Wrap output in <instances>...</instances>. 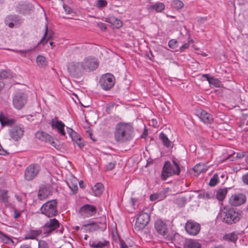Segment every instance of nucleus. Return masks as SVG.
<instances>
[{"label": "nucleus", "mask_w": 248, "mask_h": 248, "mask_svg": "<svg viewBox=\"0 0 248 248\" xmlns=\"http://www.w3.org/2000/svg\"><path fill=\"white\" fill-rule=\"evenodd\" d=\"M8 154L6 150H4L2 147L0 145V155H5Z\"/></svg>", "instance_id": "obj_51"}, {"label": "nucleus", "mask_w": 248, "mask_h": 248, "mask_svg": "<svg viewBox=\"0 0 248 248\" xmlns=\"http://www.w3.org/2000/svg\"><path fill=\"white\" fill-rule=\"evenodd\" d=\"M24 133V126L19 124L14 126L10 130L9 135L11 139L16 141L23 137Z\"/></svg>", "instance_id": "obj_12"}, {"label": "nucleus", "mask_w": 248, "mask_h": 248, "mask_svg": "<svg viewBox=\"0 0 248 248\" xmlns=\"http://www.w3.org/2000/svg\"><path fill=\"white\" fill-rule=\"evenodd\" d=\"M59 222L56 218L50 219L44 227L45 233H49L59 227Z\"/></svg>", "instance_id": "obj_16"}, {"label": "nucleus", "mask_w": 248, "mask_h": 248, "mask_svg": "<svg viewBox=\"0 0 248 248\" xmlns=\"http://www.w3.org/2000/svg\"><path fill=\"white\" fill-rule=\"evenodd\" d=\"M228 192L227 188H221L217 191L216 198L219 201H222L226 196Z\"/></svg>", "instance_id": "obj_30"}, {"label": "nucleus", "mask_w": 248, "mask_h": 248, "mask_svg": "<svg viewBox=\"0 0 248 248\" xmlns=\"http://www.w3.org/2000/svg\"><path fill=\"white\" fill-rule=\"evenodd\" d=\"M203 76L206 78L211 86L212 85L215 87H220L221 86V83L218 79L209 77L208 75L206 74L204 75Z\"/></svg>", "instance_id": "obj_27"}, {"label": "nucleus", "mask_w": 248, "mask_h": 248, "mask_svg": "<svg viewBox=\"0 0 248 248\" xmlns=\"http://www.w3.org/2000/svg\"><path fill=\"white\" fill-rule=\"evenodd\" d=\"M195 113L200 119L205 124L211 123L213 121L212 116L202 109H197L196 110Z\"/></svg>", "instance_id": "obj_15"}, {"label": "nucleus", "mask_w": 248, "mask_h": 248, "mask_svg": "<svg viewBox=\"0 0 248 248\" xmlns=\"http://www.w3.org/2000/svg\"><path fill=\"white\" fill-rule=\"evenodd\" d=\"M226 239L232 242H235L237 239V236L235 233H232L226 235Z\"/></svg>", "instance_id": "obj_42"}, {"label": "nucleus", "mask_w": 248, "mask_h": 248, "mask_svg": "<svg viewBox=\"0 0 248 248\" xmlns=\"http://www.w3.org/2000/svg\"><path fill=\"white\" fill-rule=\"evenodd\" d=\"M172 163V165L169 161L165 163L161 173V178L163 180H165L168 177L173 175L179 174L180 169L177 161L176 159L173 158Z\"/></svg>", "instance_id": "obj_3"}, {"label": "nucleus", "mask_w": 248, "mask_h": 248, "mask_svg": "<svg viewBox=\"0 0 248 248\" xmlns=\"http://www.w3.org/2000/svg\"><path fill=\"white\" fill-rule=\"evenodd\" d=\"M242 179L244 183L248 185V173L243 175Z\"/></svg>", "instance_id": "obj_49"}, {"label": "nucleus", "mask_w": 248, "mask_h": 248, "mask_svg": "<svg viewBox=\"0 0 248 248\" xmlns=\"http://www.w3.org/2000/svg\"><path fill=\"white\" fill-rule=\"evenodd\" d=\"M82 62L84 71H93L96 69L98 65L97 60L92 57H86Z\"/></svg>", "instance_id": "obj_9"}, {"label": "nucleus", "mask_w": 248, "mask_h": 248, "mask_svg": "<svg viewBox=\"0 0 248 248\" xmlns=\"http://www.w3.org/2000/svg\"><path fill=\"white\" fill-rule=\"evenodd\" d=\"M137 200L136 199L133 198H131V199H130V205L134 207V205H135V204L137 202Z\"/></svg>", "instance_id": "obj_55"}, {"label": "nucleus", "mask_w": 248, "mask_h": 248, "mask_svg": "<svg viewBox=\"0 0 248 248\" xmlns=\"http://www.w3.org/2000/svg\"><path fill=\"white\" fill-rule=\"evenodd\" d=\"M206 18H204V17H201L199 19H198V21L200 23H204V21L206 20Z\"/></svg>", "instance_id": "obj_57"}, {"label": "nucleus", "mask_w": 248, "mask_h": 248, "mask_svg": "<svg viewBox=\"0 0 248 248\" xmlns=\"http://www.w3.org/2000/svg\"><path fill=\"white\" fill-rule=\"evenodd\" d=\"M172 6L177 9H180L184 7L183 2L180 0H174L172 2Z\"/></svg>", "instance_id": "obj_36"}, {"label": "nucleus", "mask_w": 248, "mask_h": 248, "mask_svg": "<svg viewBox=\"0 0 248 248\" xmlns=\"http://www.w3.org/2000/svg\"><path fill=\"white\" fill-rule=\"evenodd\" d=\"M0 122L2 126H10L15 123L16 120L8 116L0 114Z\"/></svg>", "instance_id": "obj_20"}, {"label": "nucleus", "mask_w": 248, "mask_h": 248, "mask_svg": "<svg viewBox=\"0 0 248 248\" xmlns=\"http://www.w3.org/2000/svg\"><path fill=\"white\" fill-rule=\"evenodd\" d=\"M15 197H16V200H17L18 201H19V202L21 201V197H20L19 196H18V195H15Z\"/></svg>", "instance_id": "obj_60"}, {"label": "nucleus", "mask_w": 248, "mask_h": 248, "mask_svg": "<svg viewBox=\"0 0 248 248\" xmlns=\"http://www.w3.org/2000/svg\"><path fill=\"white\" fill-rule=\"evenodd\" d=\"M184 246L185 248H201V244L193 239L186 240Z\"/></svg>", "instance_id": "obj_24"}, {"label": "nucleus", "mask_w": 248, "mask_h": 248, "mask_svg": "<svg viewBox=\"0 0 248 248\" xmlns=\"http://www.w3.org/2000/svg\"><path fill=\"white\" fill-rule=\"evenodd\" d=\"M96 212V207L90 204H85L82 206L79 212L81 216L83 217H88L94 215Z\"/></svg>", "instance_id": "obj_14"}, {"label": "nucleus", "mask_w": 248, "mask_h": 248, "mask_svg": "<svg viewBox=\"0 0 248 248\" xmlns=\"http://www.w3.org/2000/svg\"><path fill=\"white\" fill-rule=\"evenodd\" d=\"M152 122H153V125L155 127H156L157 126V122L155 120H152Z\"/></svg>", "instance_id": "obj_59"}, {"label": "nucleus", "mask_w": 248, "mask_h": 248, "mask_svg": "<svg viewBox=\"0 0 248 248\" xmlns=\"http://www.w3.org/2000/svg\"><path fill=\"white\" fill-rule=\"evenodd\" d=\"M115 167V163L113 162H109L106 165V170H112Z\"/></svg>", "instance_id": "obj_48"}, {"label": "nucleus", "mask_w": 248, "mask_h": 248, "mask_svg": "<svg viewBox=\"0 0 248 248\" xmlns=\"http://www.w3.org/2000/svg\"><path fill=\"white\" fill-rule=\"evenodd\" d=\"M121 248H128L127 246L124 243H121Z\"/></svg>", "instance_id": "obj_58"}, {"label": "nucleus", "mask_w": 248, "mask_h": 248, "mask_svg": "<svg viewBox=\"0 0 248 248\" xmlns=\"http://www.w3.org/2000/svg\"><path fill=\"white\" fill-rule=\"evenodd\" d=\"M247 201L246 195L242 193H237L232 195L229 198L230 204L234 206H240L244 204Z\"/></svg>", "instance_id": "obj_11"}, {"label": "nucleus", "mask_w": 248, "mask_h": 248, "mask_svg": "<svg viewBox=\"0 0 248 248\" xmlns=\"http://www.w3.org/2000/svg\"><path fill=\"white\" fill-rule=\"evenodd\" d=\"M205 196L208 198H210V194L208 192L206 193L205 194Z\"/></svg>", "instance_id": "obj_63"}, {"label": "nucleus", "mask_w": 248, "mask_h": 248, "mask_svg": "<svg viewBox=\"0 0 248 248\" xmlns=\"http://www.w3.org/2000/svg\"><path fill=\"white\" fill-rule=\"evenodd\" d=\"M150 216L148 213L141 212L138 215L135 223V229L140 231L144 229L149 223Z\"/></svg>", "instance_id": "obj_6"}, {"label": "nucleus", "mask_w": 248, "mask_h": 248, "mask_svg": "<svg viewBox=\"0 0 248 248\" xmlns=\"http://www.w3.org/2000/svg\"><path fill=\"white\" fill-rule=\"evenodd\" d=\"M63 9H64V11H65V12L67 14H69L70 13H71L72 9L68 6H67L66 5H65V4H63Z\"/></svg>", "instance_id": "obj_50"}, {"label": "nucleus", "mask_w": 248, "mask_h": 248, "mask_svg": "<svg viewBox=\"0 0 248 248\" xmlns=\"http://www.w3.org/2000/svg\"><path fill=\"white\" fill-rule=\"evenodd\" d=\"M219 217L223 222L232 224L239 221L240 219V214L232 208H225L220 211Z\"/></svg>", "instance_id": "obj_2"}, {"label": "nucleus", "mask_w": 248, "mask_h": 248, "mask_svg": "<svg viewBox=\"0 0 248 248\" xmlns=\"http://www.w3.org/2000/svg\"><path fill=\"white\" fill-rule=\"evenodd\" d=\"M0 238L1 240L5 243L9 244L10 243H13L11 238L4 234L2 233L0 235Z\"/></svg>", "instance_id": "obj_40"}, {"label": "nucleus", "mask_w": 248, "mask_h": 248, "mask_svg": "<svg viewBox=\"0 0 248 248\" xmlns=\"http://www.w3.org/2000/svg\"><path fill=\"white\" fill-rule=\"evenodd\" d=\"M214 248H223L222 246H218L217 247H215Z\"/></svg>", "instance_id": "obj_64"}, {"label": "nucleus", "mask_w": 248, "mask_h": 248, "mask_svg": "<svg viewBox=\"0 0 248 248\" xmlns=\"http://www.w3.org/2000/svg\"><path fill=\"white\" fill-rule=\"evenodd\" d=\"M147 8L148 10H154L156 12H162L165 9V5L162 2H157L151 5L148 6Z\"/></svg>", "instance_id": "obj_23"}, {"label": "nucleus", "mask_w": 248, "mask_h": 248, "mask_svg": "<svg viewBox=\"0 0 248 248\" xmlns=\"http://www.w3.org/2000/svg\"><path fill=\"white\" fill-rule=\"evenodd\" d=\"M40 170L39 166L37 165L31 164L28 166L25 171V178L28 181L34 178Z\"/></svg>", "instance_id": "obj_13"}, {"label": "nucleus", "mask_w": 248, "mask_h": 248, "mask_svg": "<svg viewBox=\"0 0 248 248\" xmlns=\"http://www.w3.org/2000/svg\"><path fill=\"white\" fill-rule=\"evenodd\" d=\"M95 4L98 8L101 9L107 6L108 2L106 0H97Z\"/></svg>", "instance_id": "obj_37"}, {"label": "nucleus", "mask_w": 248, "mask_h": 248, "mask_svg": "<svg viewBox=\"0 0 248 248\" xmlns=\"http://www.w3.org/2000/svg\"><path fill=\"white\" fill-rule=\"evenodd\" d=\"M51 125L53 128L57 129L58 132L62 136H65V133L64 130L65 124L57 118L52 119L51 121Z\"/></svg>", "instance_id": "obj_17"}, {"label": "nucleus", "mask_w": 248, "mask_h": 248, "mask_svg": "<svg viewBox=\"0 0 248 248\" xmlns=\"http://www.w3.org/2000/svg\"><path fill=\"white\" fill-rule=\"evenodd\" d=\"M185 230L189 235L195 236L199 233L201 225L194 221L189 220L186 223Z\"/></svg>", "instance_id": "obj_10"}, {"label": "nucleus", "mask_w": 248, "mask_h": 248, "mask_svg": "<svg viewBox=\"0 0 248 248\" xmlns=\"http://www.w3.org/2000/svg\"><path fill=\"white\" fill-rule=\"evenodd\" d=\"M47 34V26H46V31L45 32L44 36L43 37V38H42V39L40 40V41L39 42L40 44H42L44 45L45 43H46L47 42L48 40H49L51 38V37L52 36V34L50 33L49 34V36L47 37V39L45 41V39L46 37Z\"/></svg>", "instance_id": "obj_39"}, {"label": "nucleus", "mask_w": 248, "mask_h": 248, "mask_svg": "<svg viewBox=\"0 0 248 248\" xmlns=\"http://www.w3.org/2000/svg\"><path fill=\"white\" fill-rule=\"evenodd\" d=\"M57 205V202L55 200L47 202L41 206V213L48 217L56 216L58 212Z\"/></svg>", "instance_id": "obj_4"}, {"label": "nucleus", "mask_w": 248, "mask_h": 248, "mask_svg": "<svg viewBox=\"0 0 248 248\" xmlns=\"http://www.w3.org/2000/svg\"><path fill=\"white\" fill-rule=\"evenodd\" d=\"M245 155V153L244 152L238 153L236 154V157L238 158H241L244 157Z\"/></svg>", "instance_id": "obj_54"}, {"label": "nucleus", "mask_w": 248, "mask_h": 248, "mask_svg": "<svg viewBox=\"0 0 248 248\" xmlns=\"http://www.w3.org/2000/svg\"><path fill=\"white\" fill-rule=\"evenodd\" d=\"M218 175L217 174H215L212 178L211 179L209 182V185L211 186H215L218 181Z\"/></svg>", "instance_id": "obj_41"}, {"label": "nucleus", "mask_w": 248, "mask_h": 248, "mask_svg": "<svg viewBox=\"0 0 248 248\" xmlns=\"http://www.w3.org/2000/svg\"><path fill=\"white\" fill-rule=\"evenodd\" d=\"M165 197L164 195H161L158 194H154L150 196V199L152 201H155V200L160 201Z\"/></svg>", "instance_id": "obj_38"}, {"label": "nucleus", "mask_w": 248, "mask_h": 248, "mask_svg": "<svg viewBox=\"0 0 248 248\" xmlns=\"http://www.w3.org/2000/svg\"><path fill=\"white\" fill-rule=\"evenodd\" d=\"M78 180L74 176L69 179L67 181V184L69 187L73 192H76L78 189Z\"/></svg>", "instance_id": "obj_22"}, {"label": "nucleus", "mask_w": 248, "mask_h": 248, "mask_svg": "<svg viewBox=\"0 0 248 248\" xmlns=\"http://www.w3.org/2000/svg\"><path fill=\"white\" fill-rule=\"evenodd\" d=\"M189 46V45L188 43H186L184 45H183L180 48V51L183 52L185 49H187Z\"/></svg>", "instance_id": "obj_52"}, {"label": "nucleus", "mask_w": 248, "mask_h": 248, "mask_svg": "<svg viewBox=\"0 0 248 248\" xmlns=\"http://www.w3.org/2000/svg\"><path fill=\"white\" fill-rule=\"evenodd\" d=\"M42 233V231L40 230L31 231L29 234L28 238L31 239H36Z\"/></svg>", "instance_id": "obj_35"}, {"label": "nucleus", "mask_w": 248, "mask_h": 248, "mask_svg": "<svg viewBox=\"0 0 248 248\" xmlns=\"http://www.w3.org/2000/svg\"><path fill=\"white\" fill-rule=\"evenodd\" d=\"M9 74L6 71H2L0 72V78H8Z\"/></svg>", "instance_id": "obj_47"}, {"label": "nucleus", "mask_w": 248, "mask_h": 248, "mask_svg": "<svg viewBox=\"0 0 248 248\" xmlns=\"http://www.w3.org/2000/svg\"><path fill=\"white\" fill-rule=\"evenodd\" d=\"M29 51V50H19L18 52L22 56L25 57L26 53Z\"/></svg>", "instance_id": "obj_56"}, {"label": "nucleus", "mask_w": 248, "mask_h": 248, "mask_svg": "<svg viewBox=\"0 0 248 248\" xmlns=\"http://www.w3.org/2000/svg\"><path fill=\"white\" fill-rule=\"evenodd\" d=\"M67 132L73 141H76L80 139V136L77 132L73 130V129L68 128Z\"/></svg>", "instance_id": "obj_34"}, {"label": "nucleus", "mask_w": 248, "mask_h": 248, "mask_svg": "<svg viewBox=\"0 0 248 248\" xmlns=\"http://www.w3.org/2000/svg\"><path fill=\"white\" fill-rule=\"evenodd\" d=\"M20 248H31L27 245H23V246H21Z\"/></svg>", "instance_id": "obj_61"}, {"label": "nucleus", "mask_w": 248, "mask_h": 248, "mask_svg": "<svg viewBox=\"0 0 248 248\" xmlns=\"http://www.w3.org/2000/svg\"><path fill=\"white\" fill-rule=\"evenodd\" d=\"M160 138L162 140L164 145L166 147H170L171 146V141L169 140L168 137L166 135H165L164 133H161L160 134Z\"/></svg>", "instance_id": "obj_33"}, {"label": "nucleus", "mask_w": 248, "mask_h": 248, "mask_svg": "<svg viewBox=\"0 0 248 248\" xmlns=\"http://www.w3.org/2000/svg\"><path fill=\"white\" fill-rule=\"evenodd\" d=\"M8 26L10 28H13L14 26V24L13 22H10L9 23Z\"/></svg>", "instance_id": "obj_62"}, {"label": "nucleus", "mask_w": 248, "mask_h": 248, "mask_svg": "<svg viewBox=\"0 0 248 248\" xmlns=\"http://www.w3.org/2000/svg\"><path fill=\"white\" fill-rule=\"evenodd\" d=\"M155 228L156 231L162 235H165L167 232V225L161 219H157L155 221Z\"/></svg>", "instance_id": "obj_19"}, {"label": "nucleus", "mask_w": 248, "mask_h": 248, "mask_svg": "<svg viewBox=\"0 0 248 248\" xmlns=\"http://www.w3.org/2000/svg\"><path fill=\"white\" fill-rule=\"evenodd\" d=\"M133 133V128L130 124L120 123L115 127L114 138L117 142H124L132 139Z\"/></svg>", "instance_id": "obj_1"}, {"label": "nucleus", "mask_w": 248, "mask_h": 248, "mask_svg": "<svg viewBox=\"0 0 248 248\" xmlns=\"http://www.w3.org/2000/svg\"><path fill=\"white\" fill-rule=\"evenodd\" d=\"M36 137L40 140L48 142L53 146H55V142L52 138L47 133L43 131H38L36 133Z\"/></svg>", "instance_id": "obj_18"}, {"label": "nucleus", "mask_w": 248, "mask_h": 248, "mask_svg": "<svg viewBox=\"0 0 248 248\" xmlns=\"http://www.w3.org/2000/svg\"><path fill=\"white\" fill-rule=\"evenodd\" d=\"M208 168V167L204 164L199 163L195 166L193 168V170L197 173V175H199L201 173L205 172L207 170Z\"/></svg>", "instance_id": "obj_29"}, {"label": "nucleus", "mask_w": 248, "mask_h": 248, "mask_svg": "<svg viewBox=\"0 0 248 248\" xmlns=\"http://www.w3.org/2000/svg\"><path fill=\"white\" fill-rule=\"evenodd\" d=\"M115 78L111 74H106L101 77L99 84L104 90H108L111 89L114 84Z\"/></svg>", "instance_id": "obj_7"}, {"label": "nucleus", "mask_w": 248, "mask_h": 248, "mask_svg": "<svg viewBox=\"0 0 248 248\" xmlns=\"http://www.w3.org/2000/svg\"><path fill=\"white\" fill-rule=\"evenodd\" d=\"M108 22L113 25L116 28H119L122 26V22L114 16L110 17Z\"/></svg>", "instance_id": "obj_31"}, {"label": "nucleus", "mask_w": 248, "mask_h": 248, "mask_svg": "<svg viewBox=\"0 0 248 248\" xmlns=\"http://www.w3.org/2000/svg\"><path fill=\"white\" fill-rule=\"evenodd\" d=\"M109 244V242L106 240H93L89 243L90 246L93 248H103Z\"/></svg>", "instance_id": "obj_21"}, {"label": "nucleus", "mask_w": 248, "mask_h": 248, "mask_svg": "<svg viewBox=\"0 0 248 248\" xmlns=\"http://www.w3.org/2000/svg\"><path fill=\"white\" fill-rule=\"evenodd\" d=\"M169 46L172 49H175L177 47V42L174 39H171L169 41Z\"/></svg>", "instance_id": "obj_43"}, {"label": "nucleus", "mask_w": 248, "mask_h": 248, "mask_svg": "<svg viewBox=\"0 0 248 248\" xmlns=\"http://www.w3.org/2000/svg\"><path fill=\"white\" fill-rule=\"evenodd\" d=\"M38 248H48V247L45 241L40 240L38 242Z\"/></svg>", "instance_id": "obj_45"}, {"label": "nucleus", "mask_w": 248, "mask_h": 248, "mask_svg": "<svg viewBox=\"0 0 248 248\" xmlns=\"http://www.w3.org/2000/svg\"><path fill=\"white\" fill-rule=\"evenodd\" d=\"M75 142L80 148H82L84 146V143L81 141L80 139Z\"/></svg>", "instance_id": "obj_53"}, {"label": "nucleus", "mask_w": 248, "mask_h": 248, "mask_svg": "<svg viewBox=\"0 0 248 248\" xmlns=\"http://www.w3.org/2000/svg\"><path fill=\"white\" fill-rule=\"evenodd\" d=\"M67 70L71 76L76 78L81 77L84 71L82 62L78 61L69 62L67 65Z\"/></svg>", "instance_id": "obj_5"}, {"label": "nucleus", "mask_w": 248, "mask_h": 248, "mask_svg": "<svg viewBox=\"0 0 248 248\" xmlns=\"http://www.w3.org/2000/svg\"><path fill=\"white\" fill-rule=\"evenodd\" d=\"M0 194H1V196L2 200L3 201V202H7V199H8L7 192L5 190H2V191H1Z\"/></svg>", "instance_id": "obj_46"}, {"label": "nucleus", "mask_w": 248, "mask_h": 248, "mask_svg": "<svg viewBox=\"0 0 248 248\" xmlns=\"http://www.w3.org/2000/svg\"><path fill=\"white\" fill-rule=\"evenodd\" d=\"M50 194V192L49 189L46 187H43L39 189L38 196L40 200H43L47 198Z\"/></svg>", "instance_id": "obj_25"}, {"label": "nucleus", "mask_w": 248, "mask_h": 248, "mask_svg": "<svg viewBox=\"0 0 248 248\" xmlns=\"http://www.w3.org/2000/svg\"><path fill=\"white\" fill-rule=\"evenodd\" d=\"M104 187L103 185L100 183H96L92 187L93 194L95 196H100L103 191Z\"/></svg>", "instance_id": "obj_26"}, {"label": "nucleus", "mask_w": 248, "mask_h": 248, "mask_svg": "<svg viewBox=\"0 0 248 248\" xmlns=\"http://www.w3.org/2000/svg\"><path fill=\"white\" fill-rule=\"evenodd\" d=\"M27 102V96L23 93H17L14 96L13 104L14 107L17 109H22Z\"/></svg>", "instance_id": "obj_8"}, {"label": "nucleus", "mask_w": 248, "mask_h": 248, "mask_svg": "<svg viewBox=\"0 0 248 248\" xmlns=\"http://www.w3.org/2000/svg\"><path fill=\"white\" fill-rule=\"evenodd\" d=\"M85 227L86 230L90 232L95 231L98 230L100 228L99 225L94 222L87 224L85 225Z\"/></svg>", "instance_id": "obj_32"}, {"label": "nucleus", "mask_w": 248, "mask_h": 248, "mask_svg": "<svg viewBox=\"0 0 248 248\" xmlns=\"http://www.w3.org/2000/svg\"><path fill=\"white\" fill-rule=\"evenodd\" d=\"M36 63L37 65L41 68H45L47 65V62L46 58L42 55H39L36 58Z\"/></svg>", "instance_id": "obj_28"}, {"label": "nucleus", "mask_w": 248, "mask_h": 248, "mask_svg": "<svg viewBox=\"0 0 248 248\" xmlns=\"http://www.w3.org/2000/svg\"><path fill=\"white\" fill-rule=\"evenodd\" d=\"M23 210L19 211L17 209L14 208V215H13L14 218L15 219H17L18 218H19L20 217L21 214L23 212Z\"/></svg>", "instance_id": "obj_44"}]
</instances>
